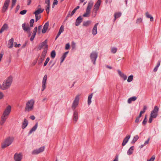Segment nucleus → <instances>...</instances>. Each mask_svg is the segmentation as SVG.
<instances>
[{"label":"nucleus","mask_w":161,"mask_h":161,"mask_svg":"<svg viewBox=\"0 0 161 161\" xmlns=\"http://www.w3.org/2000/svg\"><path fill=\"white\" fill-rule=\"evenodd\" d=\"M97 53L95 51H93L90 54V57L93 64H95L96 61L97 57Z\"/></svg>","instance_id":"423d86ee"},{"label":"nucleus","mask_w":161,"mask_h":161,"mask_svg":"<svg viewBox=\"0 0 161 161\" xmlns=\"http://www.w3.org/2000/svg\"><path fill=\"white\" fill-rule=\"evenodd\" d=\"M153 118V117H151V116H150L149 120H148V122L149 123H151L152 122Z\"/></svg>","instance_id":"13d9d810"},{"label":"nucleus","mask_w":161,"mask_h":161,"mask_svg":"<svg viewBox=\"0 0 161 161\" xmlns=\"http://www.w3.org/2000/svg\"><path fill=\"white\" fill-rule=\"evenodd\" d=\"M147 109V107L146 106L144 105L143 106V110L142 111H141V112H144V113L145 112V111Z\"/></svg>","instance_id":"864d4df0"},{"label":"nucleus","mask_w":161,"mask_h":161,"mask_svg":"<svg viewBox=\"0 0 161 161\" xmlns=\"http://www.w3.org/2000/svg\"><path fill=\"white\" fill-rule=\"evenodd\" d=\"M64 26L63 25H61V26L60 27V28L58 32H59V33L61 34L62 32H63L64 31Z\"/></svg>","instance_id":"4c0bfd02"},{"label":"nucleus","mask_w":161,"mask_h":161,"mask_svg":"<svg viewBox=\"0 0 161 161\" xmlns=\"http://www.w3.org/2000/svg\"><path fill=\"white\" fill-rule=\"evenodd\" d=\"M28 121L26 119H25L22 125V128L23 129H25L28 125Z\"/></svg>","instance_id":"bb28decb"},{"label":"nucleus","mask_w":161,"mask_h":161,"mask_svg":"<svg viewBox=\"0 0 161 161\" xmlns=\"http://www.w3.org/2000/svg\"><path fill=\"white\" fill-rule=\"evenodd\" d=\"M91 21L90 20L84 21L83 22V26H88L91 24Z\"/></svg>","instance_id":"c756f323"},{"label":"nucleus","mask_w":161,"mask_h":161,"mask_svg":"<svg viewBox=\"0 0 161 161\" xmlns=\"http://www.w3.org/2000/svg\"><path fill=\"white\" fill-rule=\"evenodd\" d=\"M47 40H46L39 45L38 47V48L39 50H41L44 47H45L44 48L47 49L48 47V46L47 44Z\"/></svg>","instance_id":"ddd939ff"},{"label":"nucleus","mask_w":161,"mask_h":161,"mask_svg":"<svg viewBox=\"0 0 161 161\" xmlns=\"http://www.w3.org/2000/svg\"><path fill=\"white\" fill-rule=\"evenodd\" d=\"M72 49H74L75 48V44L74 42H72Z\"/></svg>","instance_id":"603ef678"},{"label":"nucleus","mask_w":161,"mask_h":161,"mask_svg":"<svg viewBox=\"0 0 161 161\" xmlns=\"http://www.w3.org/2000/svg\"><path fill=\"white\" fill-rule=\"evenodd\" d=\"M98 24L99 23H98L94 25L92 29V33L94 36H95L96 35V34L97 33V27Z\"/></svg>","instance_id":"aec40b11"},{"label":"nucleus","mask_w":161,"mask_h":161,"mask_svg":"<svg viewBox=\"0 0 161 161\" xmlns=\"http://www.w3.org/2000/svg\"><path fill=\"white\" fill-rule=\"evenodd\" d=\"M47 79V75H45L44 76L42 80V88L41 89V91L42 92L46 88V84Z\"/></svg>","instance_id":"f8f14e48"},{"label":"nucleus","mask_w":161,"mask_h":161,"mask_svg":"<svg viewBox=\"0 0 161 161\" xmlns=\"http://www.w3.org/2000/svg\"><path fill=\"white\" fill-rule=\"evenodd\" d=\"M27 11L26 10H23L20 12V14L21 15H24L26 13Z\"/></svg>","instance_id":"c03bdc74"},{"label":"nucleus","mask_w":161,"mask_h":161,"mask_svg":"<svg viewBox=\"0 0 161 161\" xmlns=\"http://www.w3.org/2000/svg\"><path fill=\"white\" fill-rule=\"evenodd\" d=\"M73 120L75 122H76L78 119V110H73Z\"/></svg>","instance_id":"dca6fc26"},{"label":"nucleus","mask_w":161,"mask_h":161,"mask_svg":"<svg viewBox=\"0 0 161 161\" xmlns=\"http://www.w3.org/2000/svg\"><path fill=\"white\" fill-rule=\"evenodd\" d=\"M139 137L138 135H136L135 136L133 137V139L131 143H134L137 140L139 139Z\"/></svg>","instance_id":"2f4dec72"},{"label":"nucleus","mask_w":161,"mask_h":161,"mask_svg":"<svg viewBox=\"0 0 161 161\" xmlns=\"http://www.w3.org/2000/svg\"><path fill=\"white\" fill-rule=\"evenodd\" d=\"M56 54L55 51L54 50L52 51L51 53V57L53 58H54L56 56Z\"/></svg>","instance_id":"c9c22d12"},{"label":"nucleus","mask_w":161,"mask_h":161,"mask_svg":"<svg viewBox=\"0 0 161 161\" xmlns=\"http://www.w3.org/2000/svg\"><path fill=\"white\" fill-rule=\"evenodd\" d=\"M47 49L44 48V50L43 51L42 53V54L41 57H43L45 58L47 53Z\"/></svg>","instance_id":"72a5a7b5"},{"label":"nucleus","mask_w":161,"mask_h":161,"mask_svg":"<svg viewBox=\"0 0 161 161\" xmlns=\"http://www.w3.org/2000/svg\"><path fill=\"white\" fill-rule=\"evenodd\" d=\"M147 122V115H145V118L142 122V124L143 125H146Z\"/></svg>","instance_id":"a19ab883"},{"label":"nucleus","mask_w":161,"mask_h":161,"mask_svg":"<svg viewBox=\"0 0 161 161\" xmlns=\"http://www.w3.org/2000/svg\"><path fill=\"white\" fill-rule=\"evenodd\" d=\"M149 140H150V138H148V139L144 143V145H145L148 144L149 143Z\"/></svg>","instance_id":"6e6d98bb"},{"label":"nucleus","mask_w":161,"mask_h":161,"mask_svg":"<svg viewBox=\"0 0 161 161\" xmlns=\"http://www.w3.org/2000/svg\"><path fill=\"white\" fill-rule=\"evenodd\" d=\"M118 156L116 155L115 157V159L114 160V161H118Z\"/></svg>","instance_id":"338daca9"},{"label":"nucleus","mask_w":161,"mask_h":161,"mask_svg":"<svg viewBox=\"0 0 161 161\" xmlns=\"http://www.w3.org/2000/svg\"><path fill=\"white\" fill-rule=\"evenodd\" d=\"M22 26V29L25 31L27 33H30V31L31 30V28L28 25H27L26 26L25 23H23Z\"/></svg>","instance_id":"2eb2a0df"},{"label":"nucleus","mask_w":161,"mask_h":161,"mask_svg":"<svg viewBox=\"0 0 161 161\" xmlns=\"http://www.w3.org/2000/svg\"><path fill=\"white\" fill-rule=\"evenodd\" d=\"M160 61L158 60L157 63V65L156 66L158 68L159 67V66H160Z\"/></svg>","instance_id":"e2e57ef3"},{"label":"nucleus","mask_w":161,"mask_h":161,"mask_svg":"<svg viewBox=\"0 0 161 161\" xmlns=\"http://www.w3.org/2000/svg\"><path fill=\"white\" fill-rule=\"evenodd\" d=\"M137 97L135 96H133L129 98L127 101L128 103L130 104L132 101H134L136 100Z\"/></svg>","instance_id":"a878e982"},{"label":"nucleus","mask_w":161,"mask_h":161,"mask_svg":"<svg viewBox=\"0 0 161 161\" xmlns=\"http://www.w3.org/2000/svg\"><path fill=\"white\" fill-rule=\"evenodd\" d=\"M44 148L45 147L44 146H43L38 149H34L32 151V154L34 155L43 152L44 151Z\"/></svg>","instance_id":"9d476101"},{"label":"nucleus","mask_w":161,"mask_h":161,"mask_svg":"<svg viewBox=\"0 0 161 161\" xmlns=\"http://www.w3.org/2000/svg\"><path fill=\"white\" fill-rule=\"evenodd\" d=\"M79 8H80V6H77L76 8H75L71 12V13L70 14V16H72L74 15V14H75V12H76V10H77Z\"/></svg>","instance_id":"f704fd0d"},{"label":"nucleus","mask_w":161,"mask_h":161,"mask_svg":"<svg viewBox=\"0 0 161 161\" xmlns=\"http://www.w3.org/2000/svg\"><path fill=\"white\" fill-rule=\"evenodd\" d=\"M158 110L159 108L158 106H155L153 110L151 111L150 116L154 118H156L158 115Z\"/></svg>","instance_id":"1a4fd4ad"},{"label":"nucleus","mask_w":161,"mask_h":161,"mask_svg":"<svg viewBox=\"0 0 161 161\" xmlns=\"http://www.w3.org/2000/svg\"><path fill=\"white\" fill-rule=\"evenodd\" d=\"M58 1L57 0H54L53 4V6H55V5H56L58 4Z\"/></svg>","instance_id":"5fc2aeb1"},{"label":"nucleus","mask_w":161,"mask_h":161,"mask_svg":"<svg viewBox=\"0 0 161 161\" xmlns=\"http://www.w3.org/2000/svg\"><path fill=\"white\" fill-rule=\"evenodd\" d=\"M92 97V93L90 95L88 98V104L90 105L91 103V100Z\"/></svg>","instance_id":"473e14b6"},{"label":"nucleus","mask_w":161,"mask_h":161,"mask_svg":"<svg viewBox=\"0 0 161 161\" xmlns=\"http://www.w3.org/2000/svg\"><path fill=\"white\" fill-rule=\"evenodd\" d=\"M11 111V107L10 105L8 106L4 110L1 117L0 124L3 125L5 122Z\"/></svg>","instance_id":"f257e3e1"},{"label":"nucleus","mask_w":161,"mask_h":161,"mask_svg":"<svg viewBox=\"0 0 161 161\" xmlns=\"http://www.w3.org/2000/svg\"><path fill=\"white\" fill-rule=\"evenodd\" d=\"M43 11V9H42L41 8H40L34 13L35 15L36 22H37L41 18V16L39 15V14L42 13Z\"/></svg>","instance_id":"0eeeda50"},{"label":"nucleus","mask_w":161,"mask_h":161,"mask_svg":"<svg viewBox=\"0 0 161 161\" xmlns=\"http://www.w3.org/2000/svg\"><path fill=\"white\" fill-rule=\"evenodd\" d=\"M140 118H139V117H137L135 121V122L136 123H138L140 120Z\"/></svg>","instance_id":"4d7b16f0"},{"label":"nucleus","mask_w":161,"mask_h":161,"mask_svg":"<svg viewBox=\"0 0 161 161\" xmlns=\"http://www.w3.org/2000/svg\"><path fill=\"white\" fill-rule=\"evenodd\" d=\"M68 52H65L63 55L61 57V63H62L64 60L65 58L66 57V55L68 53Z\"/></svg>","instance_id":"7c9ffc66"},{"label":"nucleus","mask_w":161,"mask_h":161,"mask_svg":"<svg viewBox=\"0 0 161 161\" xmlns=\"http://www.w3.org/2000/svg\"><path fill=\"white\" fill-rule=\"evenodd\" d=\"M14 42V39L13 38H11L8 41V47L9 48H12L13 47V43Z\"/></svg>","instance_id":"5701e85b"},{"label":"nucleus","mask_w":161,"mask_h":161,"mask_svg":"<svg viewBox=\"0 0 161 161\" xmlns=\"http://www.w3.org/2000/svg\"><path fill=\"white\" fill-rule=\"evenodd\" d=\"M46 10L47 14H48L49 13L50 6H46Z\"/></svg>","instance_id":"de8ad7c7"},{"label":"nucleus","mask_w":161,"mask_h":161,"mask_svg":"<svg viewBox=\"0 0 161 161\" xmlns=\"http://www.w3.org/2000/svg\"><path fill=\"white\" fill-rule=\"evenodd\" d=\"M117 51V48L116 47H113L111 48V52L113 53H115Z\"/></svg>","instance_id":"ea45409f"},{"label":"nucleus","mask_w":161,"mask_h":161,"mask_svg":"<svg viewBox=\"0 0 161 161\" xmlns=\"http://www.w3.org/2000/svg\"><path fill=\"white\" fill-rule=\"evenodd\" d=\"M49 60H50V58L49 57H47L46 58V59L44 63V66H45L47 65L48 62L49 61Z\"/></svg>","instance_id":"37998d69"},{"label":"nucleus","mask_w":161,"mask_h":161,"mask_svg":"<svg viewBox=\"0 0 161 161\" xmlns=\"http://www.w3.org/2000/svg\"><path fill=\"white\" fill-rule=\"evenodd\" d=\"M38 123H36L35 125L31 129L29 132V135L31 134L32 132L35 131L36 129L38 126Z\"/></svg>","instance_id":"393cba45"},{"label":"nucleus","mask_w":161,"mask_h":161,"mask_svg":"<svg viewBox=\"0 0 161 161\" xmlns=\"http://www.w3.org/2000/svg\"><path fill=\"white\" fill-rule=\"evenodd\" d=\"M93 4V2L92 1H91L88 2V5L86 9V12L83 15L84 17H88V15L90 13L91 9Z\"/></svg>","instance_id":"39448f33"},{"label":"nucleus","mask_w":161,"mask_h":161,"mask_svg":"<svg viewBox=\"0 0 161 161\" xmlns=\"http://www.w3.org/2000/svg\"><path fill=\"white\" fill-rule=\"evenodd\" d=\"M45 3L47 4L46 6H50V0H45Z\"/></svg>","instance_id":"a18cd8bd"},{"label":"nucleus","mask_w":161,"mask_h":161,"mask_svg":"<svg viewBox=\"0 0 161 161\" xmlns=\"http://www.w3.org/2000/svg\"><path fill=\"white\" fill-rule=\"evenodd\" d=\"M70 47V45L69 43H68L66 44L65 49L66 50H68L69 49Z\"/></svg>","instance_id":"8fccbe9b"},{"label":"nucleus","mask_w":161,"mask_h":161,"mask_svg":"<svg viewBox=\"0 0 161 161\" xmlns=\"http://www.w3.org/2000/svg\"><path fill=\"white\" fill-rule=\"evenodd\" d=\"M117 71L119 75L124 80H126L127 78V76L124 74L122 73L119 70H118Z\"/></svg>","instance_id":"4be33fe9"},{"label":"nucleus","mask_w":161,"mask_h":161,"mask_svg":"<svg viewBox=\"0 0 161 161\" xmlns=\"http://www.w3.org/2000/svg\"><path fill=\"white\" fill-rule=\"evenodd\" d=\"M49 25V23L48 21L45 23L43 26V28L42 30V33L43 34L45 33L47 30Z\"/></svg>","instance_id":"f3484780"},{"label":"nucleus","mask_w":161,"mask_h":161,"mask_svg":"<svg viewBox=\"0 0 161 161\" xmlns=\"http://www.w3.org/2000/svg\"><path fill=\"white\" fill-rule=\"evenodd\" d=\"M121 15V13L120 12L115 13L114 14V21L116 19L119 17Z\"/></svg>","instance_id":"c85d7f7f"},{"label":"nucleus","mask_w":161,"mask_h":161,"mask_svg":"<svg viewBox=\"0 0 161 161\" xmlns=\"http://www.w3.org/2000/svg\"><path fill=\"white\" fill-rule=\"evenodd\" d=\"M155 159V156L153 155L149 160H147V161H153Z\"/></svg>","instance_id":"49530a36"},{"label":"nucleus","mask_w":161,"mask_h":161,"mask_svg":"<svg viewBox=\"0 0 161 161\" xmlns=\"http://www.w3.org/2000/svg\"><path fill=\"white\" fill-rule=\"evenodd\" d=\"M130 135H128L124 138L122 143V145L123 146H124L126 145L128 142L129 139L130 138Z\"/></svg>","instance_id":"412c9836"},{"label":"nucleus","mask_w":161,"mask_h":161,"mask_svg":"<svg viewBox=\"0 0 161 161\" xmlns=\"http://www.w3.org/2000/svg\"><path fill=\"white\" fill-rule=\"evenodd\" d=\"M15 44L14 45V47H19L20 46V44H17L16 43H15Z\"/></svg>","instance_id":"052dcab7"},{"label":"nucleus","mask_w":161,"mask_h":161,"mask_svg":"<svg viewBox=\"0 0 161 161\" xmlns=\"http://www.w3.org/2000/svg\"><path fill=\"white\" fill-rule=\"evenodd\" d=\"M79 100V96L77 95L75 97V99L72 104L71 108L73 110H76L75 109L78 105Z\"/></svg>","instance_id":"6e6552de"},{"label":"nucleus","mask_w":161,"mask_h":161,"mask_svg":"<svg viewBox=\"0 0 161 161\" xmlns=\"http://www.w3.org/2000/svg\"><path fill=\"white\" fill-rule=\"evenodd\" d=\"M30 118L32 120H34L35 119V117L34 115L30 116Z\"/></svg>","instance_id":"0e129e2a"},{"label":"nucleus","mask_w":161,"mask_h":161,"mask_svg":"<svg viewBox=\"0 0 161 161\" xmlns=\"http://www.w3.org/2000/svg\"><path fill=\"white\" fill-rule=\"evenodd\" d=\"M146 17L148 18H150V17L151 16V15H150V14H149L148 12H146Z\"/></svg>","instance_id":"3c124183"},{"label":"nucleus","mask_w":161,"mask_h":161,"mask_svg":"<svg viewBox=\"0 0 161 161\" xmlns=\"http://www.w3.org/2000/svg\"><path fill=\"white\" fill-rule=\"evenodd\" d=\"M34 103L35 101L33 99L28 100L26 104L25 111L27 112L33 110L34 108Z\"/></svg>","instance_id":"7ed1b4c3"},{"label":"nucleus","mask_w":161,"mask_h":161,"mask_svg":"<svg viewBox=\"0 0 161 161\" xmlns=\"http://www.w3.org/2000/svg\"><path fill=\"white\" fill-rule=\"evenodd\" d=\"M3 97V93L0 92V99H2Z\"/></svg>","instance_id":"680f3d73"},{"label":"nucleus","mask_w":161,"mask_h":161,"mask_svg":"<svg viewBox=\"0 0 161 161\" xmlns=\"http://www.w3.org/2000/svg\"><path fill=\"white\" fill-rule=\"evenodd\" d=\"M142 21V18H140L137 19L136 20V23L138 24L141 22Z\"/></svg>","instance_id":"58836bf2"},{"label":"nucleus","mask_w":161,"mask_h":161,"mask_svg":"<svg viewBox=\"0 0 161 161\" xmlns=\"http://www.w3.org/2000/svg\"><path fill=\"white\" fill-rule=\"evenodd\" d=\"M13 78L11 76L8 77L3 81L2 84V89L4 90L8 89L11 86Z\"/></svg>","instance_id":"f03ea898"},{"label":"nucleus","mask_w":161,"mask_h":161,"mask_svg":"<svg viewBox=\"0 0 161 161\" xmlns=\"http://www.w3.org/2000/svg\"><path fill=\"white\" fill-rule=\"evenodd\" d=\"M82 19L83 18L80 16H79L76 19L75 23V25L76 26H79L82 22Z\"/></svg>","instance_id":"a211bd4d"},{"label":"nucleus","mask_w":161,"mask_h":161,"mask_svg":"<svg viewBox=\"0 0 161 161\" xmlns=\"http://www.w3.org/2000/svg\"><path fill=\"white\" fill-rule=\"evenodd\" d=\"M97 11H94V10H93L92 14V17H94L96 16L97 15Z\"/></svg>","instance_id":"09e8293b"},{"label":"nucleus","mask_w":161,"mask_h":161,"mask_svg":"<svg viewBox=\"0 0 161 161\" xmlns=\"http://www.w3.org/2000/svg\"><path fill=\"white\" fill-rule=\"evenodd\" d=\"M134 149V147L133 146L131 147L127 151V154L129 155L133 153Z\"/></svg>","instance_id":"cd10ccee"},{"label":"nucleus","mask_w":161,"mask_h":161,"mask_svg":"<svg viewBox=\"0 0 161 161\" xmlns=\"http://www.w3.org/2000/svg\"><path fill=\"white\" fill-rule=\"evenodd\" d=\"M133 76L132 75H130L128 77L127 79V81L128 82H130L132 81L133 79Z\"/></svg>","instance_id":"e433bc0d"},{"label":"nucleus","mask_w":161,"mask_h":161,"mask_svg":"<svg viewBox=\"0 0 161 161\" xmlns=\"http://www.w3.org/2000/svg\"><path fill=\"white\" fill-rule=\"evenodd\" d=\"M37 30V27L36 26L34 28V30L33 31V33L30 39V40L31 41H32L34 40V38H35V37L36 36V34Z\"/></svg>","instance_id":"6ab92c4d"},{"label":"nucleus","mask_w":161,"mask_h":161,"mask_svg":"<svg viewBox=\"0 0 161 161\" xmlns=\"http://www.w3.org/2000/svg\"><path fill=\"white\" fill-rule=\"evenodd\" d=\"M44 58L41 57V58H40V63H42V61H43V60L44 59Z\"/></svg>","instance_id":"bf43d9fd"},{"label":"nucleus","mask_w":161,"mask_h":161,"mask_svg":"<svg viewBox=\"0 0 161 161\" xmlns=\"http://www.w3.org/2000/svg\"><path fill=\"white\" fill-rule=\"evenodd\" d=\"M34 21V19H31L30 22V25L31 27H32L33 26Z\"/></svg>","instance_id":"79ce46f5"},{"label":"nucleus","mask_w":161,"mask_h":161,"mask_svg":"<svg viewBox=\"0 0 161 161\" xmlns=\"http://www.w3.org/2000/svg\"><path fill=\"white\" fill-rule=\"evenodd\" d=\"M31 0H28L27 1V4L29 5H30L31 3Z\"/></svg>","instance_id":"774afa93"},{"label":"nucleus","mask_w":161,"mask_h":161,"mask_svg":"<svg viewBox=\"0 0 161 161\" xmlns=\"http://www.w3.org/2000/svg\"><path fill=\"white\" fill-rule=\"evenodd\" d=\"M20 8V6L19 5H17L16 6V12H17L18 10H19Z\"/></svg>","instance_id":"69168bd1"},{"label":"nucleus","mask_w":161,"mask_h":161,"mask_svg":"<svg viewBox=\"0 0 161 161\" xmlns=\"http://www.w3.org/2000/svg\"><path fill=\"white\" fill-rule=\"evenodd\" d=\"M101 3V0H98L94 5L93 10L94 11H97L99 9Z\"/></svg>","instance_id":"4468645a"},{"label":"nucleus","mask_w":161,"mask_h":161,"mask_svg":"<svg viewBox=\"0 0 161 161\" xmlns=\"http://www.w3.org/2000/svg\"><path fill=\"white\" fill-rule=\"evenodd\" d=\"M10 3V0L5 1L2 9L3 12H5L7 10Z\"/></svg>","instance_id":"9b49d317"},{"label":"nucleus","mask_w":161,"mask_h":161,"mask_svg":"<svg viewBox=\"0 0 161 161\" xmlns=\"http://www.w3.org/2000/svg\"><path fill=\"white\" fill-rule=\"evenodd\" d=\"M14 138L12 137H8L6 138L4 142L2 144V148H5L9 146L13 142Z\"/></svg>","instance_id":"20e7f679"},{"label":"nucleus","mask_w":161,"mask_h":161,"mask_svg":"<svg viewBox=\"0 0 161 161\" xmlns=\"http://www.w3.org/2000/svg\"><path fill=\"white\" fill-rule=\"evenodd\" d=\"M8 28V26L7 24H4L0 30V33H2L4 31L6 30Z\"/></svg>","instance_id":"b1692460"}]
</instances>
